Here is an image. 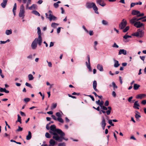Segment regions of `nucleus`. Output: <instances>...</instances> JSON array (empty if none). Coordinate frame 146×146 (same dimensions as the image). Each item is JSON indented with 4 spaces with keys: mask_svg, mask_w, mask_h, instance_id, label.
<instances>
[{
    "mask_svg": "<svg viewBox=\"0 0 146 146\" xmlns=\"http://www.w3.org/2000/svg\"><path fill=\"white\" fill-rule=\"evenodd\" d=\"M113 60L114 62V66L115 68H117L120 65V64H119L118 61L115 60V59H113Z\"/></svg>",
    "mask_w": 146,
    "mask_h": 146,
    "instance_id": "obj_23",
    "label": "nucleus"
},
{
    "mask_svg": "<svg viewBox=\"0 0 146 146\" xmlns=\"http://www.w3.org/2000/svg\"><path fill=\"white\" fill-rule=\"evenodd\" d=\"M108 110L106 111V112L103 110H102L101 111L102 112L104 113H105L106 112V113L107 114V115H109L111 113V108L110 106H109L108 107Z\"/></svg>",
    "mask_w": 146,
    "mask_h": 146,
    "instance_id": "obj_14",
    "label": "nucleus"
},
{
    "mask_svg": "<svg viewBox=\"0 0 146 146\" xmlns=\"http://www.w3.org/2000/svg\"><path fill=\"white\" fill-rule=\"evenodd\" d=\"M51 117L52 119L55 120H58V121L62 123H64V120L61 118L58 117L56 118L55 116L54 115H52Z\"/></svg>",
    "mask_w": 146,
    "mask_h": 146,
    "instance_id": "obj_11",
    "label": "nucleus"
},
{
    "mask_svg": "<svg viewBox=\"0 0 146 146\" xmlns=\"http://www.w3.org/2000/svg\"><path fill=\"white\" fill-rule=\"evenodd\" d=\"M127 25V22L124 19H123L122 21L119 24V27L121 29H123Z\"/></svg>",
    "mask_w": 146,
    "mask_h": 146,
    "instance_id": "obj_7",
    "label": "nucleus"
},
{
    "mask_svg": "<svg viewBox=\"0 0 146 146\" xmlns=\"http://www.w3.org/2000/svg\"><path fill=\"white\" fill-rule=\"evenodd\" d=\"M17 9V4L15 3L14 4L13 8V12L14 15L15 14L16 11Z\"/></svg>",
    "mask_w": 146,
    "mask_h": 146,
    "instance_id": "obj_29",
    "label": "nucleus"
},
{
    "mask_svg": "<svg viewBox=\"0 0 146 146\" xmlns=\"http://www.w3.org/2000/svg\"><path fill=\"white\" fill-rule=\"evenodd\" d=\"M45 136L47 138H50L51 137V136H50V135L48 132H46V133Z\"/></svg>",
    "mask_w": 146,
    "mask_h": 146,
    "instance_id": "obj_40",
    "label": "nucleus"
},
{
    "mask_svg": "<svg viewBox=\"0 0 146 146\" xmlns=\"http://www.w3.org/2000/svg\"><path fill=\"white\" fill-rule=\"evenodd\" d=\"M102 121L101 123V124L102 125L106 126V123L105 120L104 118V116L102 117Z\"/></svg>",
    "mask_w": 146,
    "mask_h": 146,
    "instance_id": "obj_28",
    "label": "nucleus"
},
{
    "mask_svg": "<svg viewBox=\"0 0 146 146\" xmlns=\"http://www.w3.org/2000/svg\"><path fill=\"white\" fill-rule=\"evenodd\" d=\"M12 33V31L11 29L7 30L6 31L5 33L7 35H9L11 34Z\"/></svg>",
    "mask_w": 146,
    "mask_h": 146,
    "instance_id": "obj_32",
    "label": "nucleus"
},
{
    "mask_svg": "<svg viewBox=\"0 0 146 146\" xmlns=\"http://www.w3.org/2000/svg\"><path fill=\"white\" fill-rule=\"evenodd\" d=\"M104 103V102L102 100L101 102H100V104H99V105L100 106V107H101L102 106H103V105Z\"/></svg>",
    "mask_w": 146,
    "mask_h": 146,
    "instance_id": "obj_52",
    "label": "nucleus"
},
{
    "mask_svg": "<svg viewBox=\"0 0 146 146\" xmlns=\"http://www.w3.org/2000/svg\"><path fill=\"white\" fill-rule=\"evenodd\" d=\"M140 13V12L139 11L136 10H133L132 11L131 14L133 15H136V16L135 17H137L138 15H139V14Z\"/></svg>",
    "mask_w": 146,
    "mask_h": 146,
    "instance_id": "obj_17",
    "label": "nucleus"
},
{
    "mask_svg": "<svg viewBox=\"0 0 146 146\" xmlns=\"http://www.w3.org/2000/svg\"><path fill=\"white\" fill-rule=\"evenodd\" d=\"M112 47L113 48H119V46L115 42L112 46Z\"/></svg>",
    "mask_w": 146,
    "mask_h": 146,
    "instance_id": "obj_46",
    "label": "nucleus"
},
{
    "mask_svg": "<svg viewBox=\"0 0 146 146\" xmlns=\"http://www.w3.org/2000/svg\"><path fill=\"white\" fill-rule=\"evenodd\" d=\"M97 69L100 71H104L103 66L102 65L100 64H98L97 65Z\"/></svg>",
    "mask_w": 146,
    "mask_h": 146,
    "instance_id": "obj_26",
    "label": "nucleus"
},
{
    "mask_svg": "<svg viewBox=\"0 0 146 146\" xmlns=\"http://www.w3.org/2000/svg\"><path fill=\"white\" fill-rule=\"evenodd\" d=\"M82 28L87 33H88L89 32L86 29V28L85 27L84 25H83L82 26Z\"/></svg>",
    "mask_w": 146,
    "mask_h": 146,
    "instance_id": "obj_56",
    "label": "nucleus"
},
{
    "mask_svg": "<svg viewBox=\"0 0 146 146\" xmlns=\"http://www.w3.org/2000/svg\"><path fill=\"white\" fill-rule=\"evenodd\" d=\"M62 133H62V134H59L57 137H53L54 139L59 142H62L63 139L67 141L68 140V139L67 138H65L64 137L65 135L63 131Z\"/></svg>",
    "mask_w": 146,
    "mask_h": 146,
    "instance_id": "obj_3",
    "label": "nucleus"
},
{
    "mask_svg": "<svg viewBox=\"0 0 146 146\" xmlns=\"http://www.w3.org/2000/svg\"><path fill=\"white\" fill-rule=\"evenodd\" d=\"M112 120H111V119H110L108 120V123H109V124L111 126H114V125L113 124V123L112 122Z\"/></svg>",
    "mask_w": 146,
    "mask_h": 146,
    "instance_id": "obj_45",
    "label": "nucleus"
},
{
    "mask_svg": "<svg viewBox=\"0 0 146 146\" xmlns=\"http://www.w3.org/2000/svg\"><path fill=\"white\" fill-rule=\"evenodd\" d=\"M112 95L114 97H115L116 96V93L114 91L112 92Z\"/></svg>",
    "mask_w": 146,
    "mask_h": 146,
    "instance_id": "obj_57",
    "label": "nucleus"
},
{
    "mask_svg": "<svg viewBox=\"0 0 146 146\" xmlns=\"http://www.w3.org/2000/svg\"><path fill=\"white\" fill-rule=\"evenodd\" d=\"M112 85L113 86V89L114 90H115V89H117V86L116 85L115 83L114 82H112Z\"/></svg>",
    "mask_w": 146,
    "mask_h": 146,
    "instance_id": "obj_38",
    "label": "nucleus"
},
{
    "mask_svg": "<svg viewBox=\"0 0 146 146\" xmlns=\"http://www.w3.org/2000/svg\"><path fill=\"white\" fill-rule=\"evenodd\" d=\"M133 108L137 109H139V107L140 106L139 104L138 103V101H135L134 104Z\"/></svg>",
    "mask_w": 146,
    "mask_h": 146,
    "instance_id": "obj_20",
    "label": "nucleus"
},
{
    "mask_svg": "<svg viewBox=\"0 0 146 146\" xmlns=\"http://www.w3.org/2000/svg\"><path fill=\"white\" fill-rule=\"evenodd\" d=\"M60 29L61 28L60 27H58V28L57 29V31L58 33H59L60 31Z\"/></svg>",
    "mask_w": 146,
    "mask_h": 146,
    "instance_id": "obj_63",
    "label": "nucleus"
},
{
    "mask_svg": "<svg viewBox=\"0 0 146 146\" xmlns=\"http://www.w3.org/2000/svg\"><path fill=\"white\" fill-rule=\"evenodd\" d=\"M96 2L97 4H98L102 7H104L106 5V3L102 0H97L96 1Z\"/></svg>",
    "mask_w": 146,
    "mask_h": 146,
    "instance_id": "obj_13",
    "label": "nucleus"
},
{
    "mask_svg": "<svg viewBox=\"0 0 146 146\" xmlns=\"http://www.w3.org/2000/svg\"><path fill=\"white\" fill-rule=\"evenodd\" d=\"M32 13L36 15H37L38 16H40V15L39 13L36 11L35 10L32 11Z\"/></svg>",
    "mask_w": 146,
    "mask_h": 146,
    "instance_id": "obj_35",
    "label": "nucleus"
},
{
    "mask_svg": "<svg viewBox=\"0 0 146 146\" xmlns=\"http://www.w3.org/2000/svg\"><path fill=\"white\" fill-rule=\"evenodd\" d=\"M59 24L57 23H52L51 26L52 27L56 28L57 26H58Z\"/></svg>",
    "mask_w": 146,
    "mask_h": 146,
    "instance_id": "obj_34",
    "label": "nucleus"
},
{
    "mask_svg": "<svg viewBox=\"0 0 146 146\" xmlns=\"http://www.w3.org/2000/svg\"><path fill=\"white\" fill-rule=\"evenodd\" d=\"M101 109L104 110H107L108 109V108L106 107L105 106H103L101 107Z\"/></svg>",
    "mask_w": 146,
    "mask_h": 146,
    "instance_id": "obj_51",
    "label": "nucleus"
},
{
    "mask_svg": "<svg viewBox=\"0 0 146 146\" xmlns=\"http://www.w3.org/2000/svg\"><path fill=\"white\" fill-rule=\"evenodd\" d=\"M144 34V32L143 30L141 29H139L137 30L136 32L133 33L131 35L138 38H141L143 36Z\"/></svg>",
    "mask_w": 146,
    "mask_h": 146,
    "instance_id": "obj_4",
    "label": "nucleus"
},
{
    "mask_svg": "<svg viewBox=\"0 0 146 146\" xmlns=\"http://www.w3.org/2000/svg\"><path fill=\"white\" fill-rule=\"evenodd\" d=\"M146 96V95L145 94H140L137 95L136 98L137 99H141L145 98Z\"/></svg>",
    "mask_w": 146,
    "mask_h": 146,
    "instance_id": "obj_15",
    "label": "nucleus"
},
{
    "mask_svg": "<svg viewBox=\"0 0 146 146\" xmlns=\"http://www.w3.org/2000/svg\"><path fill=\"white\" fill-rule=\"evenodd\" d=\"M129 28V26L126 27L125 29H123V31L124 33H125L127 32Z\"/></svg>",
    "mask_w": 146,
    "mask_h": 146,
    "instance_id": "obj_41",
    "label": "nucleus"
},
{
    "mask_svg": "<svg viewBox=\"0 0 146 146\" xmlns=\"http://www.w3.org/2000/svg\"><path fill=\"white\" fill-rule=\"evenodd\" d=\"M54 7L55 8H57L59 7V5L56 2L54 3L53 4Z\"/></svg>",
    "mask_w": 146,
    "mask_h": 146,
    "instance_id": "obj_49",
    "label": "nucleus"
},
{
    "mask_svg": "<svg viewBox=\"0 0 146 146\" xmlns=\"http://www.w3.org/2000/svg\"><path fill=\"white\" fill-rule=\"evenodd\" d=\"M49 19L50 21H51L52 20H55L56 19V18L55 16L50 14L49 15Z\"/></svg>",
    "mask_w": 146,
    "mask_h": 146,
    "instance_id": "obj_25",
    "label": "nucleus"
},
{
    "mask_svg": "<svg viewBox=\"0 0 146 146\" xmlns=\"http://www.w3.org/2000/svg\"><path fill=\"white\" fill-rule=\"evenodd\" d=\"M46 62L48 63V65L49 67H52V63H51V62H48L47 60H46Z\"/></svg>",
    "mask_w": 146,
    "mask_h": 146,
    "instance_id": "obj_54",
    "label": "nucleus"
},
{
    "mask_svg": "<svg viewBox=\"0 0 146 146\" xmlns=\"http://www.w3.org/2000/svg\"><path fill=\"white\" fill-rule=\"evenodd\" d=\"M25 85L26 86H28V87H30V88H33V87L31 85L27 83V82H26V83H25Z\"/></svg>",
    "mask_w": 146,
    "mask_h": 146,
    "instance_id": "obj_47",
    "label": "nucleus"
},
{
    "mask_svg": "<svg viewBox=\"0 0 146 146\" xmlns=\"http://www.w3.org/2000/svg\"><path fill=\"white\" fill-rule=\"evenodd\" d=\"M32 137L31 133L30 131H28V134L26 137V139L29 140L31 139Z\"/></svg>",
    "mask_w": 146,
    "mask_h": 146,
    "instance_id": "obj_27",
    "label": "nucleus"
},
{
    "mask_svg": "<svg viewBox=\"0 0 146 146\" xmlns=\"http://www.w3.org/2000/svg\"><path fill=\"white\" fill-rule=\"evenodd\" d=\"M102 23L103 25H108V22L107 21L104 20H102Z\"/></svg>",
    "mask_w": 146,
    "mask_h": 146,
    "instance_id": "obj_37",
    "label": "nucleus"
},
{
    "mask_svg": "<svg viewBox=\"0 0 146 146\" xmlns=\"http://www.w3.org/2000/svg\"><path fill=\"white\" fill-rule=\"evenodd\" d=\"M33 9H36L37 8V6L36 5L33 4L32 5Z\"/></svg>",
    "mask_w": 146,
    "mask_h": 146,
    "instance_id": "obj_58",
    "label": "nucleus"
},
{
    "mask_svg": "<svg viewBox=\"0 0 146 146\" xmlns=\"http://www.w3.org/2000/svg\"><path fill=\"white\" fill-rule=\"evenodd\" d=\"M97 86V82L96 80H94L93 82V86L94 89L97 92H98V90L96 89Z\"/></svg>",
    "mask_w": 146,
    "mask_h": 146,
    "instance_id": "obj_16",
    "label": "nucleus"
},
{
    "mask_svg": "<svg viewBox=\"0 0 146 146\" xmlns=\"http://www.w3.org/2000/svg\"><path fill=\"white\" fill-rule=\"evenodd\" d=\"M109 105V102L108 101L106 100L105 103H104V106H108Z\"/></svg>",
    "mask_w": 146,
    "mask_h": 146,
    "instance_id": "obj_53",
    "label": "nucleus"
},
{
    "mask_svg": "<svg viewBox=\"0 0 146 146\" xmlns=\"http://www.w3.org/2000/svg\"><path fill=\"white\" fill-rule=\"evenodd\" d=\"M25 11L23 5H21L20 7L19 12V17L23 19L25 16Z\"/></svg>",
    "mask_w": 146,
    "mask_h": 146,
    "instance_id": "obj_5",
    "label": "nucleus"
},
{
    "mask_svg": "<svg viewBox=\"0 0 146 146\" xmlns=\"http://www.w3.org/2000/svg\"><path fill=\"white\" fill-rule=\"evenodd\" d=\"M87 58L88 63L87 62H86V65L87 68L89 69L90 71H91L92 69L90 66V57L89 55H87Z\"/></svg>",
    "mask_w": 146,
    "mask_h": 146,
    "instance_id": "obj_10",
    "label": "nucleus"
},
{
    "mask_svg": "<svg viewBox=\"0 0 146 146\" xmlns=\"http://www.w3.org/2000/svg\"><path fill=\"white\" fill-rule=\"evenodd\" d=\"M134 25L137 28H140L143 27L144 28V24L142 23H141L140 21H137L135 23Z\"/></svg>",
    "mask_w": 146,
    "mask_h": 146,
    "instance_id": "obj_9",
    "label": "nucleus"
},
{
    "mask_svg": "<svg viewBox=\"0 0 146 146\" xmlns=\"http://www.w3.org/2000/svg\"><path fill=\"white\" fill-rule=\"evenodd\" d=\"M49 143L50 144L49 145V146H54L56 143L55 141L52 139H51L50 140Z\"/></svg>",
    "mask_w": 146,
    "mask_h": 146,
    "instance_id": "obj_22",
    "label": "nucleus"
},
{
    "mask_svg": "<svg viewBox=\"0 0 146 146\" xmlns=\"http://www.w3.org/2000/svg\"><path fill=\"white\" fill-rule=\"evenodd\" d=\"M37 33L38 34V36H41V34L40 29V28L39 27L37 28Z\"/></svg>",
    "mask_w": 146,
    "mask_h": 146,
    "instance_id": "obj_36",
    "label": "nucleus"
},
{
    "mask_svg": "<svg viewBox=\"0 0 146 146\" xmlns=\"http://www.w3.org/2000/svg\"><path fill=\"white\" fill-rule=\"evenodd\" d=\"M89 35L90 36H92L93 35V33L92 31H90L89 32Z\"/></svg>",
    "mask_w": 146,
    "mask_h": 146,
    "instance_id": "obj_64",
    "label": "nucleus"
},
{
    "mask_svg": "<svg viewBox=\"0 0 146 146\" xmlns=\"http://www.w3.org/2000/svg\"><path fill=\"white\" fill-rule=\"evenodd\" d=\"M27 58L28 59H32V54H30L27 57Z\"/></svg>",
    "mask_w": 146,
    "mask_h": 146,
    "instance_id": "obj_59",
    "label": "nucleus"
},
{
    "mask_svg": "<svg viewBox=\"0 0 146 146\" xmlns=\"http://www.w3.org/2000/svg\"><path fill=\"white\" fill-rule=\"evenodd\" d=\"M37 46V44L35 42V41H33L32 42L31 44V47L32 49H35Z\"/></svg>",
    "mask_w": 146,
    "mask_h": 146,
    "instance_id": "obj_21",
    "label": "nucleus"
},
{
    "mask_svg": "<svg viewBox=\"0 0 146 146\" xmlns=\"http://www.w3.org/2000/svg\"><path fill=\"white\" fill-rule=\"evenodd\" d=\"M122 54L125 55L127 54V51L123 49H120L118 55H120Z\"/></svg>",
    "mask_w": 146,
    "mask_h": 146,
    "instance_id": "obj_18",
    "label": "nucleus"
},
{
    "mask_svg": "<svg viewBox=\"0 0 146 146\" xmlns=\"http://www.w3.org/2000/svg\"><path fill=\"white\" fill-rule=\"evenodd\" d=\"M18 128L16 130V131H21L23 130V128L22 127H21L20 126H18Z\"/></svg>",
    "mask_w": 146,
    "mask_h": 146,
    "instance_id": "obj_48",
    "label": "nucleus"
},
{
    "mask_svg": "<svg viewBox=\"0 0 146 146\" xmlns=\"http://www.w3.org/2000/svg\"><path fill=\"white\" fill-rule=\"evenodd\" d=\"M20 113L21 114V115L23 116H25V113L24 112H23L22 111H20Z\"/></svg>",
    "mask_w": 146,
    "mask_h": 146,
    "instance_id": "obj_61",
    "label": "nucleus"
},
{
    "mask_svg": "<svg viewBox=\"0 0 146 146\" xmlns=\"http://www.w3.org/2000/svg\"><path fill=\"white\" fill-rule=\"evenodd\" d=\"M30 100V99L29 98H27L24 99V101L26 102H27L29 101Z\"/></svg>",
    "mask_w": 146,
    "mask_h": 146,
    "instance_id": "obj_55",
    "label": "nucleus"
},
{
    "mask_svg": "<svg viewBox=\"0 0 146 146\" xmlns=\"http://www.w3.org/2000/svg\"><path fill=\"white\" fill-rule=\"evenodd\" d=\"M137 17H134L130 20V23L131 24H134V23L137 22Z\"/></svg>",
    "mask_w": 146,
    "mask_h": 146,
    "instance_id": "obj_12",
    "label": "nucleus"
},
{
    "mask_svg": "<svg viewBox=\"0 0 146 146\" xmlns=\"http://www.w3.org/2000/svg\"><path fill=\"white\" fill-rule=\"evenodd\" d=\"M42 38L41 36H39L37 38H35L34 41L38 44L39 46H40L41 45L42 42Z\"/></svg>",
    "mask_w": 146,
    "mask_h": 146,
    "instance_id": "obj_8",
    "label": "nucleus"
},
{
    "mask_svg": "<svg viewBox=\"0 0 146 146\" xmlns=\"http://www.w3.org/2000/svg\"><path fill=\"white\" fill-rule=\"evenodd\" d=\"M142 3L141 2L139 1V2L137 3H132L131 4V7H133L135 5H141L142 4Z\"/></svg>",
    "mask_w": 146,
    "mask_h": 146,
    "instance_id": "obj_24",
    "label": "nucleus"
},
{
    "mask_svg": "<svg viewBox=\"0 0 146 146\" xmlns=\"http://www.w3.org/2000/svg\"><path fill=\"white\" fill-rule=\"evenodd\" d=\"M141 103L143 105H145L146 104V100H142L141 102Z\"/></svg>",
    "mask_w": 146,
    "mask_h": 146,
    "instance_id": "obj_60",
    "label": "nucleus"
},
{
    "mask_svg": "<svg viewBox=\"0 0 146 146\" xmlns=\"http://www.w3.org/2000/svg\"><path fill=\"white\" fill-rule=\"evenodd\" d=\"M56 115L58 117L61 118V115L60 112H56Z\"/></svg>",
    "mask_w": 146,
    "mask_h": 146,
    "instance_id": "obj_50",
    "label": "nucleus"
},
{
    "mask_svg": "<svg viewBox=\"0 0 146 146\" xmlns=\"http://www.w3.org/2000/svg\"><path fill=\"white\" fill-rule=\"evenodd\" d=\"M7 1L8 0H3V2L1 4V5L2 8H5Z\"/></svg>",
    "mask_w": 146,
    "mask_h": 146,
    "instance_id": "obj_19",
    "label": "nucleus"
},
{
    "mask_svg": "<svg viewBox=\"0 0 146 146\" xmlns=\"http://www.w3.org/2000/svg\"><path fill=\"white\" fill-rule=\"evenodd\" d=\"M136 112L137 113H135V117L136 119H138L139 118L141 117V116L139 114L140 113L138 111H136Z\"/></svg>",
    "mask_w": 146,
    "mask_h": 146,
    "instance_id": "obj_31",
    "label": "nucleus"
},
{
    "mask_svg": "<svg viewBox=\"0 0 146 146\" xmlns=\"http://www.w3.org/2000/svg\"><path fill=\"white\" fill-rule=\"evenodd\" d=\"M31 0H23V2L24 4L26 3V9H29L31 10L33 9L32 5L29 7V5L31 4Z\"/></svg>",
    "mask_w": 146,
    "mask_h": 146,
    "instance_id": "obj_6",
    "label": "nucleus"
},
{
    "mask_svg": "<svg viewBox=\"0 0 146 146\" xmlns=\"http://www.w3.org/2000/svg\"><path fill=\"white\" fill-rule=\"evenodd\" d=\"M50 130L49 131V133L53 135L52 138L54 139V137H57L59 134L63 133L62 131L59 129L56 128L55 125H52L50 127Z\"/></svg>",
    "mask_w": 146,
    "mask_h": 146,
    "instance_id": "obj_1",
    "label": "nucleus"
},
{
    "mask_svg": "<svg viewBox=\"0 0 146 146\" xmlns=\"http://www.w3.org/2000/svg\"><path fill=\"white\" fill-rule=\"evenodd\" d=\"M18 116V119L17 121L19 122L20 123H21V117L20 116L19 114L17 115Z\"/></svg>",
    "mask_w": 146,
    "mask_h": 146,
    "instance_id": "obj_42",
    "label": "nucleus"
},
{
    "mask_svg": "<svg viewBox=\"0 0 146 146\" xmlns=\"http://www.w3.org/2000/svg\"><path fill=\"white\" fill-rule=\"evenodd\" d=\"M58 146H66V143H61L58 144Z\"/></svg>",
    "mask_w": 146,
    "mask_h": 146,
    "instance_id": "obj_44",
    "label": "nucleus"
},
{
    "mask_svg": "<svg viewBox=\"0 0 146 146\" xmlns=\"http://www.w3.org/2000/svg\"><path fill=\"white\" fill-rule=\"evenodd\" d=\"M57 106V104L56 103L55 104H52V105L51 106V109L53 110L56 108Z\"/></svg>",
    "mask_w": 146,
    "mask_h": 146,
    "instance_id": "obj_39",
    "label": "nucleus"
},
{
    "mask_svg": "<svg viewBox=\"0 0 146 146\" xmlns=\"http://www.w3.org/2000/svg\"><path fill=\"white\" fill-rule=\"evenodd\" d=\"M84 95L89 97L90 98H91L92 101H94L95 99H94V97H93V96H92V95H86L84 94Z\"/></svg>",
    "mask_w": 146,
    "mask_h": 146,
    "instance_id": "obj_43",
    "label": "nucleus"
},
{
    "mask_svg": "<svg viewBox=\"0 0 146 146\" xmlns=\"http://www.w3.org/2000/svg\"><path fill=\"white\" fill-rule=\"evenodd\" d=\"M86 7L87 8L90 9L93 8L95 13L99 14V12L98 11V9L95 4L93 2H87L86 4Z\"/></svg>",
    "mask_w": 146,
    "mask_h": 146,
    "instance_id": "obj_2",
    "label": "nucleus"
},
{
    "mask_svg": "<svg viewBox=\"0 0 146 146\" xmlns=\"http://www.w3.org/2000/svg\"><path fill=\"white\" fill-rule=\"evenodd\" d=\"M28 78L29 81L33 80L34 78L33 75L31 74L28 75Z\"/></svg>",
    "mask_w": 146,
    "mask_h": 146,
    "instance_id": "obj_33",
    "label": "nucleus"
},
{
    "mask_svg": "<svg viewBox=\"0 0 146 146\" xmlns=\"http://www.w3.org/2000/svg\"><path fill=\"white\" fill-rule=\"evenodd\" d=\"M5 88H1L0 89V92H5Z\"/></svg>",
    "mask_w": 146,
    "mask_h": 146,
    "instance_id": "obj_62",
    "label": "nucleus"
},
{
    "mask_svg": "<svg viewBox=\"0 0 146 146\" xmlns=\"http://www.w3.org/2000/svg\"><path fill=\"white\" fill-rule=\"evenodd\" d=\"M140 86L139 84H135L133 86V88L135 90H137Z\"/></svg>",
    "mask_w": 146,
    "mask_h": 146,
    "instance_id": "obj_30",
    "label": "nucleus"
}]
</instances>
